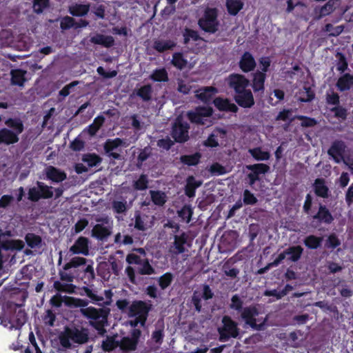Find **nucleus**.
<instances>
[{"instance_id":"nucleus-59","label":"nucleus","mask_w":353,"mask_h":353,"mask_svg":"<svg viewBox=\"0 0 353 353\" xmlns=\"http://www.w3.org/2000/svg\"><path fill=\"white\" fill-rule=\"evenodd\" d=\"M325 101L327 104L336 106L340 103L339 94L333 90H330L325 94Z\"/></svg>"},{"instance_id":"nucleus-49","label":"nucleus","mask_w":353,"mask_h":353,"mask_svg":"<svg viewBox=\"0 0 353 353\" xmlns=\"http://www.w3.org/2000/svg\"><path fill=\"white\" fill-rule=\"evenodd\" d=\"M172 64L179 70H183L186 67L188 61L184 58L181 52H174L172 54Z\"/></svg>"},{"instance_id":"nucleus-38","label":"nucleus","mask_w":353,"mask_h":353,"mask_svg":"<svg viewBox=\"0 0 353 353\" xmlns=\"http://www.w3.org/2000/svg\"><path fill=\"white\" fill-rule=\"evenodd\" d=\"M225 6L228 13L235 16L243 9V3L241 0H227Z\"/></svg>"},{"instance_id":"nucleus-4","label":"nucleus","mask_w":353,"mask_h":353,"mask_svg":"<svg viewBox=\"0 0 353 353\" xmlns=\"http://www.w3.org/2000/svg\"><path fill=\"white\" fill-rule=\"evenodd\" d=\"M199 28L205 32L210 34L216 33L219 27L218 20V10L216 8H208L203 14V16L198 21Z\"/></svg>"},{"instance_id":"nucleus-55","label":"nucleus","mask_w":353,"mask_h":353,"mask_svg":"<svg viewBox=\"0 0 353 353\" xmlns=\"http://www.w3.org/2000/svg\"><path fill=\"white\" fill-rule=\"evenodd\" d=\"M123 141L120 138H115L114 139H108L104 143V150L105 153H110L118 147L122 145Z\"/></svg>"},{"instance_id":"nucleus-53","label":"nucleus","mask_w":353,"mask_h":353,"mask_svg":"<svg viewBox=\"0 0 353 353\" xmlns=\"http://www.w3.org/2000/svg\"><path fill=\"white\" fill-rule=\"evenodd\" d=\"M148 177L145 174H141L137 181L133 183V188L136 190H145L148 188Z\"/></svg>"},{"instance_id":"nucleus-13","label":"nucleus","mask_w":353,"mask_h":353,"mask_svg":"<svg viewBox=\"0 0 353 353\" xmlns=\"http://www.w3.org/2000/svg\"><path fill=\"white\" fill-rule=\"evenodd\" d=\"M190 126L186 122L176 123L171 132L172 137L177 143H185L189 139L188 130Z\"/></svg>"},{"instance_id":"nucleus-17","label":"nucleus","mask_w":353,"mask_h":353,"mask_svg":"<svg viewBox=\"0 0 353 353\" xmlns=\"http://www.w3.org/2000/svg\"><path fill=\"white\" fill-rule=\"evenodd\" d=\"M345 143L341 140H335L332 142L331 146L327 150V154L334 161L339 163L343 158V154L345 151Z\"/></svg>"},{"instance_id":"nucleus-60","label":"nucleus","mask_w":353,"mask_h":353,"mask_svg":"<svg viewBox=\"0 0 353 353\" xmlns=\"http://www.w3.org/2000/svg\"><path fill=\"white\" fill-rule=\"evenodd\" d=\"M54 288L58 292H63L68 293H72L75 286L71 283H63L61 281H56L53 284Z\"/></svg>"},{"instance_id":"nucleus-37","label":"nucleus","mask_w":353,"mask_h":353,"mask_svg":"<svg viewBox=\"0 0 353 353\" xmlns=\"http://www.w3.org/2000/svg\"><path fill=\"white\" fill-rule=\"evenodd\" d=\"M5 124L12 129V131L17 133L18 137L24 130L23 123L19 118H9L6 120Z\"/></svg>"},{"instance_id":"nucleus-29","label":"nucleus","mask_w":353,"mask_h":353,"mask_svg":"<svg viewBox=\"0 0 353 353\" xmlns=\"http://www.w3.org/2000/svg\"><path fill=\"white\" fill-rule=\"evenodd\" d=\"M336 86L340 92L349 90L353 86V75L350 73L343 74L337 80Z\"/></svg>"},{"instance_id":"nucleus-54","label":"nucleus","mask_w":353,"mask_h":353,"mask_svg":"<svg viewBox=\"0 0 353 353\" xmlns=\"http://www.w3.org/2000/svg\"><path fill=\"white\" fill-rule=\"evenodd\" d=\"M193 214V210L190 205H184L180 210L178 211L179 216L187 223H190Z\"/></svg>"},{"instance_id":"nucleus-9","label":"nucleus","mask_w":353,"mask_h":353,"mask_svg":"<svg viewBox=\"0 0 353 353\" xmlns=\"http://www.w3.org/2000/svg\"><path fill=\"white\" fill-rule=\"evenodd\" d=\"M141 331L139 329H133L130 336H123L119 341V347L124 352L135 351L137 348Z\"/></svg>"},{"instance_id":"nucleus-23","label":"nucleus","mask_w":353,"mask_h":353,"mask_svg":"<svg viewBox=\"0 0 353 353\" xmlns=\"http://www.w3.org/2000/svg\"><path fill=\"white\" fill-rule=\"evenodd\" d=\"M252 88L254 92H263L265 90V82L266 80V74L256 70L252 73Z\"/></svg>"},{"instance_id":"nucleus-33","label":"nucleus","mask_w":353,"mask_h":353,"mask_svg":"<svg viewBox=\"0 0 353 353\" xmlns=\"http://www.w3.org/2000/svg\"><path fill=\"white\" fill-rule=\"evenodd\" d=\"M117 334L113 336H107L105 339L102 341L101 349L104 352H112L119 347V341H117Z\"/></svg>"},{"instance_id":"nucleus-42","label":"nucleus","mask_w":353,"mask_h":353,"mask_svg":"<svg viewBox=\"0 0 353 353\" xmlns=\"http://www.w3.org/2000/svg\"><path fill=\"white\" fill-rule=\"evenodd\" d=\"M150 79L157 82H167L169 80L168 72L164 68L154 70Z\"/></svg>"},{"instance_id":"nucleus-14","label":"nucleus","mask_w":353,"mask_h":353,"mask_svg":"<svg viewBox=\"0 0 353 353\" xmlns=\"http://www.w3.org/2000/svg\"><path fill=\"white\" fill-rule=\"evenodd\" d=\"M213 296L214 292L208 284L203 285V292L201 295H200L197 291H194L192 296V303L194 305L195 310L198 312L201 311V299L208 301L212 299Z\"/></svg>"},{"instance_id":"nucleus-30","label":"nucleus","mask_w":353,"mask_h":353,"mask_svg":"<svg viewBox=\"0 0 353 353\" xmlns=\"http://www.w3.org/2000/svg\"><path fill=\"white\" fill-rule=\"evenodd\" d=\"M202 182L196 181L194 176H190L187 178L186 185L185 186V194L189 197L192 198L195 196V192L197 188L200 187Z\"/></svg>"},{"instance_id":"nucleus-46","label":"nucleus","mask_w":353,"mask_h":353,"mask_svg":"<svg viewBox=\"0 0 353 353\" xmlns=\"http://www.w3.org/2000/svg\"><path fill=\"white\" fill-rule=\"evenodd\" d=\"M183 43L187 45L189 43L190 39L194 41H203V39L201 37L196 30H192L189 28H185L183 34Z\"/></svg>"},{"instance_id":"nucleus-20","label":"nucleus","mask_w":353,"mask_h":353,"mask_svg":"<svg viewBox=\"0 0 353 353\" xmlns=\"http://www.w3.org/2000/svg\"><path fill=\"white\" fill-rule=\"evenodd\" d=\"M112 228L104 225L103 223H97L92 229L91 236L99 241H105L110 236Z\"/></svg>"},{"instance_id":"nucleus-6","label":"nucleus","mask_w":353,"mask_h":353,"mask_svg":"<svg viewBox=\"0 0 353 353\" xmlns=\"http://www.w3.org/2000/svg\"><path fill=\"white\" fill-rule=\"evenodd\" d=\"M6 312L9 313L15 323V330L21 329L27 321V314L21 305L12 301H8L5 304Z\"/></svg>"},{"instance_id":"nucleus-11","label":"nucleus","mask_w":353,"mask_h":353,"mask_svg":"<svg viewBox=\"0 0 353 353\" xmlns=\"http://www.w3.org/2000/svg\"><path fill=\"white\" fill-rule=\"evenodd\" d=\"M239 313H241V318L245 321V324L252 328L260 330L261 325L257 324L256 319V317L259 315V311L256 306L244 307Z\"/></svg>"},{"instance_id":"nucleus-64","label":"nucleus","mask_w":353,"mask_h":353,"mask_svg":"<svg viewBox=\"0 0 353 353\" xmlns=\"http://www.w3.org/2000/svg\"><path fill=\"white\" fill-rule=\"evenodd\" d=\"M243 301L238 294H234L231 298V303L230 308L238 312H240L243 309Z\"/></svg>"},{"instance_id":"nucleus-21","label":"nucleus","mask_w":353,"mask_h":353,"mask_svg":"<svg viewBox=\"0 0 353 353\" xmlns=\"http://www.w3.org/2000/svg\"><path fill=\"white\" fill-rule=\"evenodd\" d=\"M217 92V88L214 86L202 87L196 91V97L204 103H210Z\"/></svg>"},{"instance_id":"nucleus-35","label":"nucleus","mask_w":353,"mask_h":353,"mask_svg":"<svg viewBox=\"0 0 353 353\" xmlns=\"http://www.w3.org/2000/svg\"><path fill=\"white\" fill-rule=\"evenodd\" d=\"M201 154L199 152H195L192 154L181 155L179 158L180 162L185 165L195 166L200 162Z\"/></svg>"},{"instance_id":"nucleus-2","label":"nucleus","mask_w":353,"mask_h":353,"mask_svg":"<svg viewBox=\"0 0 353 353\" xmlns=\"http://www.w3.org/2000/svg\"><path fill=\"white\" fill-rule=\"evenodd\" d=\"M61 345L66 349L71 347L70 340L75 343L85 344L89 341V331L87 328L81 329L65 327L59 336Z\"/></svg>"},{"instance_id":"nucleus-16","label":"nucleus","mask_w":353,"mask_h":353,"mask_svg":"<svg viewBox=\"0 0 353 353\" xmlns=\"http://www.w3.org/2000/svg\"><path fill=\"white\" fill-rule=\"evenodd\" d=\"M235 102L241 108H250L254 105V99L250 90L245 89L234 96Z\"/></svg>"},{"instance_id":"nucleus-40","label":"nucleus","mask_w":353,"mask_h":353,"mask_svg":"<svg viewBox=\"0 0 353 353\" xmlns=\"http://www.w3.org/2000/svg\"><path fill=\"white\" fill-rule=\"evenodd\" d=\"M88 260L84 257L81 256H74L70 259L68 263H66L63 267V270L65 271H68L71 268H77L81 266H85L87 263Z\"/></svg>"},{"instance_id":"nucleus-47","label":"nucleus","mask_w":353,"mask_h":353,"mask_svg":"<svg viewBox=\"0 0 353 353\" xmlns=\"http://www.w3.org/2000/svg\"><path fill=\"white\" fill-rule=\"evenodd\" d=\"M81 159L84 163H86L90 168L94 167L102 161V159L100 156L95 153L84 154Z\"/></svg>"},{"instance_id":"nucleus-1","label":"nucleus","mask_w":353,"mask_h":353,"mask_svg":"<svg viewBox=\"0 0 353 353\" xmlns=\"http://www.w3.org/2000/svg\"><path fill=\"white\" fill-rule=\"evenodd\" d=\"M81 313L88 320L89 325L97 331L99 336H105L107 332L105 327L108 325V316L110 313L108 307L96 308L90 306L81 308Z\"/></svg>"},{"instance_id":"nucleus-63","label":"nucleus","mask_w":353,"mask_h":353,"mask_svg":"<svg viewBox=\"0 0 353 353\" xmlns=\"http://www.w3.org/2000/svg\"><path fill=\"white\" fill-rule=\"evenodd\" d=\"M104 122V117L103 116H99L96 117L94 122L90 124L88 127V132L90 135H94L99 128L101 127Z\"/></svg>"},{"instance_id":"nucleus-24","label":"nucleus","mask_w":353,"mask_h":353,"mask_svg":"<svg viewBox=\"0 0 353 353\" xmlns=\"http://www.w3.org/2000/svg\"><path fill=\"white\" fill-rule=\"evenodd\" d=\"M19 140L17 134L10 129L3 128L0 129V145H10L17 143Z\"/></svg>"},{"instance_id":"nucleus-27","label":"nucleus","mask_w":353,"mask_h":353,"mask_svg":"<svg viewBox=\"0 0 353 353\" xmlns=\"http://www.w3.org/2000/svg\"><path fill=\"white\" fill-rule=\"evenodd\" d=\"M188 236L185 232H182L180 235L174 236L173 248L174 250L172 251L175 254H179L185 252V245L187 243Z\"/></svg>"},{"instance_id":"nucleus-58","label":"nucleus","mask_w":353,"mask_h":353,"mask_svg":"<svg viewBox=\"0 0 353 353\" xmlns=\"http://www.w3.org/2000/svg\"><path fill=\"white\" fill-rule=\"evenodd\" d=\"M248 170L258 174H264L270 170V166L265 163H256L247 166Z\"/></svg>"},{"instance_id":"nucleus-26","label":"nucleus","mask_w":353,"mask_h":353,"mask_svg":"<svg viewBox=\"0 0 353 353\" xmlns=\"http://www.w3.org/2000/svg\"><path fill=\"white\" fill-rule=\"evenodd\" d=\"M81 295L86 296L90 299V302L99 306L103 305V296L97 294L96 289H92L88 286H83L81 289Z\"/></svg>"},{"instance_id":"nucleus-39","label":"nucleus","mask_w":353,"mask_h":353,"mask_svg":"<svg viewBox=\"0 0 353 353\" xmlns=\"http://www.w3.org/2000/svg\"><path fill=\"white\" fill-rule=\"evenodd\" d=\"M248 152L256 161H268L270 158V152L268 151H263L261 147L249 149Z\"/></svg>"},{"instance_id":"nucleus-7","label":"nucleus","mask_w":353,"mask_h":353,"mask_svg":"<svg viewBox=\"0 0 353 353\" xmlns=\"http://www.w3.org/2000/svg\"><path fill=\"white\" fill-rule=\"evenodd\" d=\"M311 218L312 220V226L314 228H316L321 224L330 225L334 220L330 210L323 203L319 204L316 213L311 215Z\"/></svg>"},{"instance_id":"nucleus-10","label":"nucleus","mask_w":353,"mask_h":353,"mask_svg":"<svg viewBox=\"0 0 353 353\" xmlns=\"http://www.w3.org/2000/svg\"><path fill=\"white\" fill-rule=\"evenodd\" d=\"M213 110L211 107H198L194 111L188 112V118L192 123L204 125V117H209L212 115Z\"/></svg>"},{"instance_id":"nucleus-50","label":"nucleus","mask_w":353,"mask_h":353,"mask_svg":"<svg viewBox=\"0 0 353 353\" xmlns=\"http://www.w3.org/2000/svg\"><path fill=\"white\" fill-rule=\"evenodd\" d=\"M137 270L141 275H150L155 273L154 268L150 264L148 259H143Z\"/></svg>"},{"instance_id":"nucleus-3","label":"nucleus","mask_w":353,"mask_h":353,"mask_svg":"<svg viewBox=\"0 0 353 353\" xmlns=\"http://www.w3.org/2000/svg\"><path fill=\"white\" fill-rule=\"evenodd\" d=\"M221 322L222 326L218 328L220 341L226 342L231 338H241L240 328L238 327V323L230 316H223Z\"/></svg>"},{"instance_id":"nucleus-22","label":"nucleus","mask_w":353,"mask_h":353,"mask_svg":"<svg viewBox=\"0 0 353 353\" xmlns=\"http://www.w3.org/2000/svg\"><path fill=\"white\" fill-rule=\"evenodd\" d=\"M213 103L220 111L236 113L239 110L237 105L234 103H232L228 99L216 97L214 99Z\"/></svg>"},{"instance_id":"nucleus-43","label":"nucleus","mask_w":353,"mask_h":353,"mask_svg":"<svg viewBox=\"0 0 353 353\" xmlns=\"http://www.w3.org/2000/svg\"><path fill=\"white\" fill-rule=\"evenodd\" d=\"M25 241L30 248H40L42 245V239L34 233H28L25 236Z\"/></svg>"},{"instance_id":"nucleus-51","label":"nucleus","mask_w":353,"mask_h":353,"mask_svg":"<svg viewBox=\"0 0 353 353\" xmlns=\"http://www.w3.org/2000/svg\"><path fill=\"white\" fill-rule=\"evenodd\" d=\"M296 119L301 121V126L303 128H311L315 126L317 124V121L314 118L303 115L294 116L290 119V122H292Z\"/></svg>"},{"instance_id":"nucleus-48","label":"nucleus","mask_w":353,"mask_h":353,"mask_svg":"<svg viewBox=\"0 0 353 353\" xmlns=\"http://www.w3.org/2000/svg\"><path fill=\"white\" fill-rule=\"evenodd\" d=\"M151 200L156 205L163 206L166 202V195L159 190H150Z\"/></svg>"},{"instance_id":"nucleus-28","label":"nucleus","mask_w":353,"mask_h":353,"mask_svg":"<svg viewBox=\"0 0 353 353\" xmlns=\"http://www.w3.org/2000/svg\"><path fill=\"white\" fill-rule=\"evenodd\" d=\"M287 254V261L296 263L299 261L303 253V248L301 245H292L285 250Z\"/></svg>"},{"instance_id":"nucleus-56","label":"nucleus","mask_w":353,"mask_h":353,"mask_svg":"<svg viewBox=\"0 0 353 353\" xmlns=\"http://www.w3.org/2000/svg\"><path fill=\"white\" fill-rule=\"evenodd\" d=\"M0 324L5 327H8L9 330H12L15 329V323L12 318L11 315L6 312V305L3 307V316H0Z\"/></svg>"},{"instance_id":"nucleus-36","label":"nucleus","mask_w":353,"mask_h":353,"mask_svg":"<svg viewBox=\"0 0 353 353\" xmlns=\"http://www.w3.org/2000/svg\"><path fill=\"white\" fill-rule=\"evenodd\" d=\"M323 240L322 236L310 234L304 239L303 243L308 249L316 250L321 246Z\"/></svg>"},{"instance_id":"nucleus-45","label":"nucleus","mask_w":353,"mask_h":353,"mask_svg":"<svg viewBox=\"0 0 353 353\" xmlns=\"http://www.w3.org/2000/svg\"><path fill=\"white\" fill-rule=\"evenodd\" d=\"M89 303L87 299L65 296V305L70 307H85Z\"/></svg>"},{"instance_id":"nucleus-44","label":"nucleus","mask_w":353,"mask_h":353,"mask_svg":"<svg viewBox=\"0 0 353 353\" xmlns=\"http://www.w3.org/2000/svg\"><path fill=\"white\" fill-rule=\"evenodd\" d=\"M26 72L21 69L12 70L11 81L13 85L22 86L26 81L25 74Z\"/></svg>"},{"instance_id":"nucleus-5","label":"nucleus","mask_w":353,"mask_h":353,"mask_svg":"<svg viewBox=\"0 0 353 353\" xmlns=\"http://www.w3.org/2000/svg\"><path fill=\"white\" fill-rule=\"evenodd\" d=\"M37 186L29 188L28 199L36 203L41 199L47 200L53 197L54 187L48 185L43 182L37 181Z\"/></svg>"},{"instance_id":"nucleus-18","label":"nucleus","mask_w":353,"mask_h":353,"mask_svg":"<svg viewBox=\"0 0 353 353\" xmlns=\"http://www.w3.org/2000/svg\"><path fill=\"white\" fill-rule=\"evenodd\" d=\"M70 252L72 254H83L87 256L89 254V241L85 236L79 237L70 248Z\"/></svg>"},{"instance_id":"nucleus-15","label":"nucleus","mask_w":353,"mask_h":353,"mask_svg":"<svg viewBox=\"0 0 353 353\" xmlns=\"http://www.w3.org/2000/svg\"><path fill=\"white\" fill-rule=\"evenodd\" d=\"M46 179L53 183H59L67 179V174L65 171L53 165H48L44 170Z\"/></svg>"},{"instance_id":"nucleus-25","label":"nucleus","mask_w":353,"mask_h":353,"mask_svg":"<svg viewBox=\"0 0 353 353\" xmlns=\"http://www.w3.org/2000/svg\"><path fill=\"white\" fill-rule=\"evenodd\" d=\"M153 88L151 84L148 83L137 88L133 94L140 98L144 102H149L152 99Z\"/></svg>"},{"instance_id":"nucleus-62","label":"nucleus","mask_w":353,"mask_h":353,"mask_svg":"<svg viewBox=\"0 0 353 353\" xmlns=\"http://www.w3.org/2000/svg\"><path fill=\"white\" fill-rule=\"evenodd\" d=\"M29 341L31 344V347H28L24 353H43L39 347L35 336L32 332L29 334Z\"/></svg>"},{"instance_id":"nucleus-52","label":"nucleus","mask_w":353,"mask_h":353,"mask_svg":"<svg viewBox=\"0 0 353 353\" xmlns=\"http://www.w3.org/2000/svg\"><path fill=\"white\" fill-rule=\"evenodd\" d=\"M89 12V6L85 4H76L70 8V13L72 16L82 17Z\"/></svg>"},{"instance_id":"nucleus-32","label":"nucleus","mask_w":353,"mask_h":353,"mask_svg":"<svg viewBox=\"0 0 353 353\" xmlns=\"http://www.w3.org/2000/svg\"><path fill=\"white\" fill-rule=\"evenodd\" d=\"M314 191L317 196L327 199L329 196V188L323 179H316L313 184Z\"/></svg>"},{"instance_id":"nucleus-8","label":"nucleus","mask_w":353,"mask_h":353,"mask_svg":"<svg viewBox=\"0 0 353 353\" xmlns=\"http://www.w3.org/2000/svg\"><path fill=\"white\" fill-rule=\"evenodd\" d=\"M151 310V305L143 301H134L128 307V315L129 317H139L144 320L148 319Z\"/></svg>"},{"instance_id":"nucleus-57","label":"nucleus","mask_w":353,"mask_h":353,"mask_svg":"<svg viewBox=\"0 0 353 353\" xmlns=\"http://www.w3.org/2000/svg\"><path fill=\"white\" fill-rule=\"evenodd\" d=\"M174 276L171 272H166L159 278L158 283L161 290L166 289L173 281Z\"/></svg>"},{"instance_id":"nucleus-41","label":"nucleus","mask_w":353,"mask_h":353,"mask_svg":"<svg viewBox=\"0 0 353 353\" xmlns=\"http://www.w3.org/2000/svg\"><path fill=\"white\" fill-rule=\"evenodd\" d=\"M23 246V243L21 240H6L1 241H0V252H1V250L3 249L5 250H21Z\"/></svg>"},{"instance_id":"nucleus-12","label":"nucleus","mask_w":353,"mask_h":353,"mask_svg":"<svg viewBox=\"0 0 353 353\" xmlns=\"http://www.w3.org/2000/svg\"><path fill=\"white\" fill-rule=\"evenodd\" d=\"M228 84L230 88H232L235 94L243 91L248 87L249 80L243 74L232 73L228 78Z\"/></svg>"},{"instance_id":"nucleus-34","label":"nucleus","mask_w":353,"mask_h":353,"mask_svg":"<svg viewBox=\"0 0 353 353\" xmlns=\"http://www.w3.org/2000/svg\"><path fill=\"white\" fill-rule=\"evenodd\" d=\"M175 46L176 43L172 40H157L153 44L154 49L160 53L172 50Z\"/></svg>"},{"instance_id":"nucleus-31","label":"nucleus","mask_w":353,"mask_h":353,"mask_svg":"<svg viewBox=\"0 0 353 353\" xmlns=\"http://www.w3.org/2000/svg\"><path fill=\"white\" fill-rule=\"evenodd\" d=\"M90 41L94 44L101 45L105 48H110L114 44V39L112 36L97 34L90 38Z\"/></svg>"},{"instance_id":"nucleus-61","label":"nucleus","mask_w":353,"mask_h":353,"mask_svg":"<svg viewBox=\"0 0 353 353\" xmlns=\"http://www.w3.org/2000/svg\"><path fill=\"white\" fill-rule=\"evenodd\" d=\"M49 4L50 0H33L32 8L35 13L41 14Z\"/></svg>"},{"instance_id":"nucleus-19","label":"nucleus","mask_w":353,"mask_h":353,"mask_svg":"<svg viewBox=\"0 0 353 353\" xmlns=\"http://www.w3.org/2000/svg\"><path fill=\"white\" fill-rule=\"evenodd\" d=\"M239 66L242 72L248 73L254 70L256 63L253 55L250 52L246 51L241 57Z\"/></svg>"}]
</instances>
